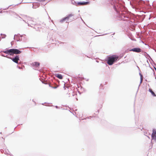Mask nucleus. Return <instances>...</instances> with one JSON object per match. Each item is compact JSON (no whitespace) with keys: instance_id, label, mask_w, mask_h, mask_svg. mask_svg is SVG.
Wrapping results in <instances>:
<instances>
[{"instance_id":"f257e3e1","label":"nucleus","mask_w":156,"mask_h":156,"mask_svg":"<svg viewBox=\"0 0 156 156\" xmlns=\"http://www.w3.org/2000/svg\"><path fill=\"white\" fill-rule=\"evenodd\" d=\"M113 8L114 10L116 12L117 15L116 16L117 18L119 20H123L128 21L129 17L122 14V11L121 8L119 5H114Z\"/></svg>"},{"instance_id":"f03ea898","label":"nucleus","mask_w":156,"mask_h":156,"mask_svg":"<svg viewBox=\"0 0 156 156\" xmlns=\"http://www.w3.org/2000/svg\"><path fill=\"white\" fill-rule=\"evenodd\" d=\"M117 55H108L105 59L107 64L109 66H112L118 60Z\"/></svg>"},{"instance_id":"7ed1b4c3","label":"nucleus","mask_w":156,"mask_h":156,"mask_svg":"<svg viewBox=\"0 0 156 156\" xmlns=\"http://www.w3.org/2000/svg\"><path fill=\"white\" fill-rule=\"evenodd\" d=\"M0 52H3L8 55H13L12 48L10 49L6 48L5 51H1Z\"/></svg>"},{"instance_id":"20e7f679","label":"nucleus","mask_w":156,"mask_h":156,"mask_svg":"<svg viewBox=\"0 0 156 156\" xmlns=\"http://www.w3.org/2000/svg\"><path fill=\"white\" fill-rule=\"evenodd\" d=\"M23 36V35H20L19 34H15L14 35V40L16 39L17 41H20L22 40V37Z\"/></svg>"},{"instance_id":"39448f33","label":"nucleus","mask_w":156,"mask_h":156,"mask_svg":"<svg viewBox=\"0 0 156 156\" xmlns=\"http://www.w3.org/2000/svg\"><path fill=\"white\" fill-rule=\"evenodd\" d=\"M73 16V15L72 14H70L68 15H67L65 17L62 18L60 21V22L62 23L63 22L65 21L66 20H68L71 17Z\"/></svg>"},{"instance_id":"423d86ee","label":"nucleus","mask_w":156,"mask_h":156,"mask_svg":"<svg viewBox=\"0 0 156 156\" xmlns=\"http://www.w3.org/2000/svg\"><path fill=\"white\" fill-rule=\"evenodd\" d=\"M11 60L13 62L17 64H20L18 62V61L20 60V58L18 55H16L14 57L12 58Z\"/></svg>"},{"instance_id":"0eeeda50","label":"nucleus","mask_w":156,"mask_h":156,"mask_svg":"<svg viewBox=\"0 0 156 156\" xmlns=\"http://www.w3.org/2000/svg\"><path fill=\"white\" fill-rule=\"evenodd\" d=\"M129 51H133L136 53L141 52L142 50L139 47H135L132 49H129Z\"/></svg>"},{"instance_id":"6e6552de","label":"nucleus","mask_w":156,"mask_h":156,"mask_svg":"<svg viewBox=\"0 0 156 156\" xmlns=\"http://www.w3.org/2000/svg\"><path fill=\"white\" fill-rule=\"evenodd\" d=\"M90 3V2L89 1H80L78 2L77 3V4L78 5V6H80L88 5Z\"/></svg>"},{"instance_id":"1a4fd4ad","label":"nucleus","mask_w":156,"mask_h":156,"mask_svg":"<svg viewBox=\"0 0 156 156\" xmlns=\"http://www.w3.org/2000/svg\"><path fill=\"white\" fill-rule=\"evenodd\" d=\"M152 132V135H151L152 139L156 141V129H153Z\"/></svg>"},{"instance_id":"9d476101","label":"nucleus","mask_w":156,"mask_h":156,"mask_svg":"<svg viewBox=\"0 0 156 156\" xmlns=\"http://www.w3.org/2000/svg\"><path fill=\"white\" fill-rule=\"evenodd\" d=\"M21 48H20L21 49ZM19 49H16V48H12V52L13 55L14 54H20L21 53L22 51L20 50Z\"/></svg>"},{"instance_id":"9b49d317","label":"nucleus","mask_w":156,"mask_h":156,"mask_svg":"<svg viewBox=\"0 0 156 156\" xmlns=\"http://www.w3.org/2000/svg\"><path fill=\"white\" fill-rule=\"evenodd\" d=\"M40 65V63L37 62H32V65L33 66H34L35 67H38Z\"/></svg>"},{"instance_id":"f8f14e48","label":"nucleus","mask_w":156,"mask_h":156,"mask_svg":"<svg viewBox=\"0 0 156 156\" xmlns=\"http://www.w3.org/2000/svg\"><path fill=\"white\" fill-rule=\"evenodd\" d=\"M55 76L60 79H62L63 78L62 76V74L60 73L55 74Z\"/></svg>"},{"instance_id":"ddd939ff","label":"nucleus","mask_w":156,"mask_h":156,"mask_svg":"<svg viewBox=\"0 0 156 156\" xmlns=\"http://www.w3.org/2000/svg\"><path fill=\"white\" fill-rule=\"evenodd\" d=\"M149 91L151 93V95L154 97L156 96V95L155 94L154 92L152 90L151 88L149 89Z\"/></svg>"},{"instance_id":"4468645a","label":"nucleus","mask_w":156,"mask_h":156,"mask_svg":"<svg viewBox=\"0 0 156 156\" xmlns=\"http://www.w3.org/2000/svg\"><path fill=\"white\" fill-rule=\"evenodd\" d=\"M124 56V54H120L119 55H117L118 58L117 59L118 61L121 58H122Z\"/></svg>"},{"instance_id":"2eb2a0df","label":"nucleus","mask_w":156,"mask_h":156,"mask_svg":"<svg viewBox=\"0 0 156 156\" xmlns=\"http://www.w3.org/2000/svg\"><path fill=\"white\" fill-rule=\"evenodd\" d=\"M77 2H76L74 0H71L72 4L76 6H78V5H77Z\"/></svg>"},{"instance_id":"dca6fc26","label":"nucleus","mask_w":156,"mask_h":156,"mask_svg":"<svg viewBox=\"0 0 156 156\" xmlns=\"http://www.w3.org/2000/svg\"><path fill=\"white\" fill-rule=\"evenodd\" d=\"M21 3V2H20V3H18V4H16V5H10L7 8H3V10H6V9H9V7L10 6H16L17 5H18L19 4H20Z\"/></svg>"},{"instance_id":"f3484780","label":"nucleus","mask_w":156,"mask_h":156,"mask_svg":"<svg viewBox=\"0 0 156 156\" xmlns=\"http://www.w3.org/2000/svg\"><path fill=\"white\" fill-rule=\"evenodd\" d=\"M49 87H51L53 89H56L58 87V86H55V87H53L52 86L51 84H49Z\"/></svg>"},{"instance_id":"a211bd4d","label":"nucleus","mask_w":156,"mask_h":156,"mask_svg":"<svg viewBox=\"0 0 156 156\" xmlns=\"http://www.w3.org/2000/svg\"><path fill=\"white\" fill-rule=\"evenodd\" d=\"M95 116H89V117H87L85 118H84V119H90L91 118H93V117H94Z\"/></svg>"},{"instance_id":"6ab92c4d","label":"nucleus","mask_w":156,"mask_h":156,"mask_svg":"<svg viewBox=\"0 0 156 156\" xmlns=\"http://www.w3.org/2000/svg\"><path fill=\"white\" fill-rule=\"evenodd\" d=\"M1 35L2 36V38H4L6 37V35L5 34H1Z\"/></svg>"},{"instance_id":"aec40b11","label":"nucleus","mask_w":156,"mask_h":156,"mask_svg":"<svg viewBox=\"0 0 156 156\" xmlns=\"http://www.w3.org/2000/svg\"><path fill=\"white\" fill-rule=\"evenodd\" d=\"M8 150V152L9 153H8V152H7V151H5V152L4 153L5 154H9L10 155V156H13L12 154H9V152L8 151V150Z\"/></svg>"},{"instance_id":"412c9836","label":"nucleus","mask_w":156,"mask_h":156,"mask_svg":"<svg viewBox=\"0 0 156 156\" xmlns=\"http://www.w3.org/2000/svg\"><path fill=\"white\" fill-rule=\"evenodd\" d=\"M80 86V89L82 91H83L84 92H85L86 91V90L83 87H82L81 86Z\"/></svg>"},{"instance_id":"4be33fe9","label":"nucleus","mask_w":156,"mask_h":156,"mask_svg":"<svg viewBox=\"0 0 156 156\" xmlns=\"http://www.w3.org/2000/svg\"><path fill=\"white\" fill-rule=\"evenodd\" d=\"M145 53L147 54V56L148 57H150V59L153 62V61L152 59L151 58L150 55L148 54H147L146 52H145Z\"/></svg>"},{"instance_id":"5701e85b","label":"nucleus","mask_w":156,"mask_h":156,"mask_svg":"<svg viewBox=\"0 0 156 156\" xmlns=\"http://www.w3.org/2000/svg\"><path fill=\"white\" fill-rule=\"evenodd\" d=\"M139 75L140 76V79H142L143 75L140 72L139 73Z\"/></svg>"},{"instance_id":"b1692460","label":"nucleus","mask_w":156,"mask_h":156,"mask_svg":"<svg viewBox=\"0 0 156 156\" xmlns=\"http://www.w3.org/2000/svg\"><path fill=\"white\" fill-rule=\"evenodd\" d=\"M142 79H140V84L139 85V86H138V88L140 86V84L142 83Z\"/></svg>"},{"instance_id":"393cba45","label":"nucleus","mask_w":156,"mask_h":156,"mask_svg":"<svg viewBox=\"0 0 156 156\" xmlns=\"http://www.w3.org/2000/svg\"><path fill=\"white\" fill-rule=\"evenodd\" d=\"M46 0H36L37 1L39 2H43L45 1Z\"/></svg>"},{"instance_id":"a878e982","label":"nucleus","mask_w":156,"mask_h":156,"mask_svg":"<svg viewBox=\"0 0 156 156\" xmlns=\"http://www.w3.org/2000/svg\"><path fill=\"white\" fill-rule=\"evenodd\" d=\"M14 41H12L11 42V44L12 46L14 44Z\"/></svg>"},{"instance_id":"bb28decb","label":"nucleus","mask_w":156,"mask_h":156,"mask_svg":"<svg viewBox=\"0 0 156 156\" xmlns=\"http://www.w3.org/2000/svg\"><path fill=\"white\" fill-rule=\"evenodd\" d=\"M39 5H38V6H37V7H35V6H34V5L33 6H32V8L34 9H36V8L37 7H39Z\"/></svg>"},{"instance_id":"cd10ccee","label":"nucleus","mask_w":156,"mask_h":156,"mask_svg":"<svg viewBox=\"0 0 156 156\" xmlns=\"http://www.w3.org/2000/svg\"><path fill=\"white\" fill-rule=\"evenodd\" d=\"M55 108L57 109L60 108V107L56 105V106H55Z\"/></svg>"},{"instance_id":"c85d7f7f","label":"nucleus","mask_w":156,"mask_h":156,"mask_svg":"<svg viewBox=\"0 0 156 156\" xmlns=\"http://www.w3.org/2000/svg\"><path fill=\"white\" fill-rule=\"evenodd\" d=\"M28 26H30V27H33L34 28H35L34 27H33V26H31L30 25V24H29V23H28Z\"/></svg>"},{"instance_id":"c756f323","label":"nucleus","mask_w":156,"mask_h":156,"mask_svg":"<svg viewBox=\"0 0 156 156\" xmlns=\"http://www.w3.org/2000/svg\"><path fill=\"white\" fill-rule=\"evenodd\" d=\"M101 87H103V85H102V84H101L100 85V88L101 89H104L101 88Z\"/></svg>"},{"instance_id":"7c9ffc66","label":"nucleus","mask_w":156,"mask_h":156,"mask_svg":"<svg viewBox=\"0 0 156 156\" xmlns=\"http://www.w3.org/2000/svg\"><path fill=\"white\" fill-rule=\"evenodd\" d=\"M63 88L65 90H66V88H68V87H65V85L64 86Z\"/></svg>"},{"instance_id":"2f4dec72","label":"nucleus","mask_w":156,"mask_h":156,"mask_svg":"<svg viewBox=\"0 0 156 156\" xmlns=\"http://www.w3.org/2000/svg\"><path fill=\"white\" fill-rule=\"evenodd\" d=\"M42 83H44V84H46L47 83H45L44 82V81H41Z\"/></svg>"},{"instance_id":"473e14b6","label":"nucleus","mask_w":156,"mask_h":156,"mask_svg":"<svg viewBox=\"0 0 156 156\" xmlns=\"http://www.w3.org/2000/svg\"><path fill=\"white\" fill-rule=\"evenodd\" d=\"M0 151L2 153H3L4 151L2 149H1L0 150Z\"/></svg>"},{"instance_id":"72a5a7b5","label":"nucleus","mask_w":156,"mask_h":156,"mask_svg":"<svg viewBox=\"0 0 156 156\" xmlns=\"http://www.w3.org/2000/svg\"><path fill=\"white\" fill-rule=\"evenodd\" d=\"M0 55H1L0 54ZM1 55L2 56V57H5V55L3 54H2Z\"/></svg>"},{"instance_id":"f704fd0d","label":"nucleus","mask_w":156,"mask_h":156,"mask_svg":"<svg viewBox=\"0 0 156 156\" xmlns=\"http://www.w3.org/2000/svg\"><path fill=\"white\" fill-rule=\"evenodd\" d=\"M108 34V33H106V34H102V35H99L98 36H103V35H106V34Z\"/></svg>"},{"instance_id":"c9c22d12","label":"nucleus","mask_w":156,"mask_h":156,"mask_svg":"<svg viewBox=\"0 0 156 156\" xmlns=\"http://www.w3.org/2000/svg\"><path fill=\"white\" fill-rule=\"evenodd\" d=\"M35 29L36 30V31H39V30H39V28H37V29H36V28H35Z\"/></svg>"},{"instance_id":"e433bc0d","label":"nucleus","mask_w":156,"mask_h":156,"mask_svg":"<svg viewBox=\"0 0 156 156\" xmlns=\"http://www.w3.org/2000/svg\"><path fill=\"white\" fill-rule=\"evenodd\" d=\"M8 58H10V59H11L12 58H11V57H10V56H9V57H8Z\"/></svg>"},{"instance_id":"4c0bfd02","label":"nucleus","mask_w":156,"mask_h":156,"mask_svg":"<svg viewBox=\"0 0 156 156\" xmlns=\"http://www.w3.org/2000/svg\"><path fill=\"white\" fill-rule=\"evenodd\" d=\"M5 57L8 58V57H9V56L7 55H5Z\"/></svg>"},{"instance_id":"58836bf2","label":"nucleus","mask_w":156,"mask_h":156,"mask_svg":"<svg viewBox=\"0 0 156 156\" xmlns=\"http://www.w3.org/2000/svg\"><path fill=\"white\" fill-rule=\"evenodd\" d=\"M17 67H18L19 69H21V68L20 67H19L18 66H17Z\"/></svg>"},{"instance_id":"ea45409f","label":"nucleus","mask_w":156,"mask_h":156,"mask_svg":"<svg viewBox=\"0 0 156 156\" xmlns=\"http://www.w3.org/2000/svg\"><path fill=\"white\" fill-rule=\"evenodd\" d=\"M96 112H97L98 113H99V110H98V111Z\"/></svg>"},{"instance_id":"a19ab883","label":"nucleus","mask_w":156,"mask_h":156,"mask_svg":"<svg viewBox=\"0 0 156 156\" xmlns=\"http://www.w3.org/2000/svg\"><path fill=\"white\" fill-rule=\"evenodd\" d=\"M154 69H155V71H156V68H155V66H154Z\"/></svg>"},{"instance_id":"79ce46f5","label":"nucleus","mask_w":156,"mask_h":156,"mask_svg":"<svg viewBox=\"0 0 156 156\" xmlns=\"http://www.w3.org/2000/svg\"><path fill=\"white\" fill-rule=\"evenodd\" d=\"M96 62H97V63L99 62V61H98V60H96Z\"/></svg>"},{"instance_id":"37998d69","label":"nucleus","mask_w":156,"mask_h":156,"mask_svg":"<svg viewBox=\"0 0 156 156\" xmlns=\"http://www.w3.org/2000/svg\"><path fill=\"white\" fill-rule=\"evenodd\" d=\"M2 11H0V13H2Z\"/></svg>"},{"instance_id":"c03bdc74","label":"nucleus","mask_w":156,"mask_h":156,"mask_svg":"<svg viewBox=\"0 0 156 156\" xmlns=\"http://www.w3.org/2000/svg\"><path fill=\"white\" fill-rule=\"evenodd\" d=\"M46 103V102H45V103H42V105H44V104Z\"/></svg>"},{"instance_id":"a18cd8bd","label":"nucleus","mask_w":156,"mask_h":156,"mask_svg":"<svg viewBox=\"0 0 156 156\" xmlns=\"http://www.w3.org/2000/svg\"><path fill=\"white\" fill-rule=\"evenodd\" d=\"M32 101L33 102H34L35 103H36L34 101L33 99Z\"/></svg>"},{"instance_id":"49530a36","label":"nucleus","mask_w":156,"mask_h":156,"mask_svg":"<svg viewBox=\"0 0 156 156\" xmlns=\"http://www.w3.org/2000/svg\"><path fill=\"white\" fill-rule=\"evenodd\" d=\"M77 85V86H78V88H79L80 87L79 86V85Z\"/></svg>"},{"instance_id":"de8ad7c7","label":"nucleus","mask_w":156,"mask_h":156,"mask_svg":"<svg viewBox=\"0 0 156 156\" xmlns=\"http://www.w3.org/2000/svg\"><path fill=\"white\" fill-rule=\"evenodd\" d=\"M61 108H62V109H64H64H64V108H62V107H61Z\"/></svg>"},{"instance_id":"09e8293b","label":"nucleus","mask_w":156,"mask_h":156,"mask_svg":"<svg viewBox=\"0 0 156 156\" xmlns=\"http://www.w3.org/2000/svg\"><path fill=\"white\" fill-rule=\"evenodd\" d=\"M81 20H82V21H83V20L82 19V18H81Z\"/></svg>"},{"instance_id":"8fccbe9b","label":"nucleus","mask_w":156,"mask_h":156,"mask_svg":"<svg viewBox=\"0 0 156 156\" xmlns=\"http://www.w3.org/2000/svg\"><path fill=\"white\" fill-rule=\"evenodd\" d=\"M22 124H18V125L17 126H18L19 125H22Z\"/></svg>"},{"instance_id":"3c124183","label":"nucleus","mask_w":156,"mask_h":156,"mask_svg":"<svg viewBox=\"0 0 156 156\" xmlns=\"http://www.w3.org/2000/svg\"><path fill=\"white\" fill-rule=\"evenodd\" d=\"M154 65L156 66V64L155 63L154 64Z\"/></svg>"},{"instance_id":"603ef678","label":"nucleus","mask_w":156,"mask_h":156,"mask_svg":"<svg viewBox=\"0 0 156 156\" xmlns=\"http://www.w3.org/2000/svg\"><path fill=\"white\" fill-rule=\"evenodd\" d=\"M19 17L21 19H22V18L20 17V16H19Z\"/></svg>"},{"instance_id":"864d4df0","label":"nucleus","mask_w":156,"mask_h":156,"mask_svg":"<svg viewBox=\"0 0 156 156\" xmlns=\"http://www.w3.org/2000/svg\"><path fill=\"white\" fill-rule=\"evenodd\" d=\"M17 127V126H16V127L14 129V130L15 129V128Z\"/></svg>"},{"instance_id":"5fc2aeb1","label":"nucleus","mask_w":156,"mask_h":156,"mask_svg":"<svg viewBox=\"0 0 156 156\" xmlns=\"http://www.w3.org/2000/svg\"><path fill=\"white\" fill-rule=\"evenodd\" d=\"M82 21L83 22V23H85V22H84V21H83H83Z\"/></svg>"},{"instance_id":"6e6d98bb","label":"nucleus","mask_w":156,"mask_h":156,"mask_svg":"<svg viewBox=\"0 0 156 156\" xmlns=\"http://www.w3.org/2000/svg\"><path fill=\"white\" fill-rule=\"evenodd\" d=\"M60 43H63V42H60Z\"/></svg>"},{"instance_id":"4d7b16f0","label":"nucleus","mask_w":156,"mask_h":156,"mask_svg":"<svg viewBox=\"0 0 156 156\" xmlns=\"http://www.w3.org/2000/svg\"><path fill=\"white\" fill-rule=\"evenodd\" d=\"M2 132H0V134H2Z\"/></svg>"},{"instance_id":"13d9d810","label":"nucleus","mask_w":156,"mask_h":156,"mask_svg":"<svg viewBox=\"0 0 156 156\" xmlns=\"http://www.w3.org/2000/svg\"><path fill=\"white\" fill-rule=\"evenodd\" d=\"M154 51H155V52H156V50H154Z\"/></svg>"},{"instance_id":"bf43d9fd","label":"nucleus","mask_w":156,"mask_h":156,"mask_svg":"<svg viewBox=\"0 0 156 156\" xmlns=\"http://www.w3.org/2000/svg\"><path fill=\"white\" fill-rule=\"evenodd\" d=\"M2 138L3 139V138L2 137Z\"/></svg>"},{"instance_id":"052dcab7","label":"nucleus","mask_w":156,"mask_h":156,"mask_svg":"<svg viewBox=\"0 0 156 156\" xmlns=\"http://www.w3.org/2000/svg\"><path fill=\"white\" fill-rule=\"evenodd\" d=\"M1 38H0V41H1Z\"/></svg>"},{"instance_id":"680f3d73","label":"nucleus","mask_w":156,"mask_h":156,"mask_svg":"<svg viewBox=\"0 0 156 156\" xmlns=\"http://www.w3.org/2000/svg\"><path fill=\"white\" fill-rule=\"evenodd\" d=\"M87 80V81H88V79Z\"/></svg>"},{"instance_id":"e2e57ef3","label":"nucleus","mask_w":156,"mask_h":156,"mask_svg":"<svg viewBox=\"0 0 156 156\" xmlns=\"http://www.w3.org/2000/svg\"><path fill=\"white\" fill-rule=\"evenodd\" d=\"M23 20V21H24L25 22V21L24 20Z\"/></svg>"},{"instance_id":"0e129e2a","label":"nucleus","mask_w":156,"mask_h":156,"mask_svg":"<svg viewBox=\"0 0 156 156\" xmlns=\"http://www.w3.org/2000/svg\"><path fill=\"white\" fill-rule=\"evenodd\" d=\"M102 107V105H101V108Z\"/></svg>"},{"instance_id":"69168bd1","label":"nucleus","mask_w":156,"mask_h":156,"mask_svg":"<svg viewBox=\"0 0 156 156\" xmlns=\"http://www.w3.org/2000/svg\"><path fill=\"white\" fill-rule=\"evenodd\" d=\"M16 15L18 16V14H16Z\"/></svg>"},{"instance_id":"338daca9","label":"nucleus","mask_w":156,"mask_h":156,"mask_svg":"<svg viewBox=\"0 0 156 156\" xmlns=\"http://www.w3.org/2000/svg\"><path fill=\"white\" fill-rule=\"evenodd\" d=\"M139 70H140V69H139Z\"/></svg>"},{"instance_id":"774afa93","label":"nucleus","mask_w":156,"mask_h":156,"mask_svg":"<svg viewBox=\"0 0 156 156\" xmlns=\"http://www.w3.org/2000/svg\"><path fill=\"white\" fill-rule=\"evenodd\" d=\"M139 70H140V69H139Z\"/></svg>"}]
</instances>
